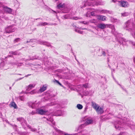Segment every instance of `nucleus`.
Instances as JSON below:
<instances>
[{
  "label": "nucleus",
  "instance_id": "obj_1",
  "mask_svg": "<svg viewBox=\"0 0 135 135\" xmlns=\"http://www.w3.org/2000/svg\"><path fill=\"white\" fill-rule=\"evenodd\" d=\"M102 4L101 0H97L94 1L93 0H87L84 1L83 2L84 7L87 6H93L95 5L97 6Z\"/></svg>",
  "mask_w": 135,
  "mask_h": 135
},
{
  "label": "nucleus",
  "instance_id": "obj_2",
  "mask_svg": "<svg viewBox=\"0 0 135 135\" xmlns=\"http://www.w3.org/2000/svg\"><path fill=\"white\" fill-rule=\"evenodd\" d=\"M91 104L92 107L96 110L98 113L101 114L103 112V109L98 105L97 104L93 102H92Z\"/></svg>",
  "mask_w": 135,
  "mask_h": 135
},
{
  "label": "nucleus",
  "instance_id": "obj_3",
  "mask_svg": "<svg viewBox=\"0 0 135 135\" xmlns=\"http://www.w3.org/2000/svg\"><path fill=\"white\" fill-rule=\"evenodd\" d=\"M125 25L126 28H128L129 26L130 25H132L133 28H135V25L133 23L132 20H128L126 22V23Z\"/></svg>",
  "mask_w": 135,
  "mask_h": 135
},
{
  "label": "nucleus",
  "instance_id": "obj_4",
  "mask_svg": "<svg viewBox=\"0 0 135 135\" xmlns=\"http://www.w3.org/2000/svg\"><path fill=\"white\" fill-rule=\"evenodd\" d=\"M36 111L37 112V114L41 115L45 114L47 111L45 109L43 110L41 109H36Z\"/></svg>",
  "mask_w": 135,
  "mask_h": 135
},
{
  "label": "nucleus",
  "instance_id": "obj_5",
  "mask_svg": "<svg viewBox=\"0 0 135 135\" xmlns=\"http://www.w3.org/2000/svg\"><path fill=\"white\" fill-rule=\"evenodd\" d=\"M121 6L123 7H127L128 3L127 1H122L118 2Z\"/></svg>",
  "mask_w": 135,
  "mask_h": 135
},
{
  "label": "nucleus",
  "instance_id": "obj_6",
  "mask_svg": "<svg viewBox=\"0 0 135 135\" xmlns=\"http://www.w3.org/2000/svg\"><path fill=\"white\" fill-rule=\"evenodd\" d=\"M106 25H107L104 23H100L98 24L97 27L99 28L103 29L105 28L106 27Z\"/></svg>",
  "mask_w": 135,
  "mask_h": 135
},
{
  "label": "nucleus",
  "instance_id": "obj_7",
  "mask_svg": "<svg viewBox=\"0 0 135 135\" xmlns=\"http://www.w3.org/2000/svg\"><path fill=\"white\" fill-rule=\"evenodd\" d=\"M97 18L98 19L104 21L106 20V18L105 16L100 15H97Z\"/></svg>",
  "mask_w": 135,
  "mask_h": 135
},
{
  "label": "nucleus",
  "instance_id": "obj_8",
  "mask_svg": "<svg viewBox=\"0 0 135 135\" xmlns=\"http://www.w3.org/2000/svg\"><path fill=\"white\" fill-rule=\"evenodd\" d=\"M120 122L119 121L118 122V123L115 124L114 125L116 129H118L120 130L122 129L123 128L121 127L120 125Z\"/></svg>",
  "mask_w": 135,
  "mask_h": 135
},
{
  "label": "nucleus",
  "instance_id": "obj_9",
  "mask_svg": "<svg viewBox=\"0 0 135 135\" xmlns=\"http://www.w3.org/2000/svg\"><path fill=\"white\" fill-rule=\"evenodd\" d=\"M4 11L6 12L9 13H11L12 11V9L10 8H8L7 7H4L3 8Z\"/></svg>",
  "mask_w": 135,
  "mask_h": 135
},
{
  "label": "nucleus",
  "instance_id": "obj_10",
  "mask_svg": "<svg viewBox=\"0 0 135 135\" xmlns=\"http://www.w3.org/2000/svg\"><path fill=\"white\" fill-rule=\"evenodd\" d=\"M93 123V120L92 119L88 118L86 120L85 124L88 125L92 124Z\"/></svg>",
  "mask_w": 135,
  "mask_h": 135
},
{
  "label": "nucleus",
  "instance_id": "obj_11",
  "mask_svg": "<svg viewBox=\"0 0 135 135\" xmlns=\"http://www.w3.org/2000/svg\"><path fill=\"white\" fill-rule=\"evenodd\" d=\"M54 129L58 133H60L61 134H64V135H70L69 134H68L65 133L64 132H62V131H60V130L58 129H57L56 128L54 127Z\"/></svg>",
  "mask_w": 135,
  "mask_h": 135
},
{
  "label": "nucleus",
  "instance_id": "obj_12",
  "mask_svg": "<svg viewBox=\"0 0 135 135\" xmlns=\"http://www.w3.org/2000/svg\"><path fill=\"white\" fill-rule=\"evenodd\" d=\"M40 43L41 44H43L44 45H46L48 47H51V46L49 42L46 41H41Z\"/></svg>",
  "mask_w": 135,
  "mask_h": 135
},
{
  "label": "nucleus",
  "instance_id": "obj_13",
  "mask_svg": "<svg viewBox=\"0 0 135 135\" xmlns=\"http://www.w3.org/2000/svg\"><path fill=\"white\" fill-rule=\"evenodd\" d=\"M6 32L7 33H9L13 31L12 30V27L9 26L8 27L6 28Z\"/></svg>",
  "mask_w": 135,
  "mask_h": 135
},
{
  "label": "nucleus",
  "instance_id": "obj_14",
  "mask_svg": "<svg viewBox=\"0 0 135 135\" xmlns=\"http://www.w3.org/2000/svg\"><path fill=\"white\" fill-rule=\"evenodd\" d=\"M51 24H49L47 22H41L39 23L37 25L38 26H45L46 25H51Z\"/></svg>",
  "mask_w": 135,
  "mask_h": 135
},
{
  "label": "nucleus",
  "instance_id": "obj_15",
  "mask_svg": "<svg viewBox=\"0 0 135 135\" xmlns=\"http://www.w3.org/2000/svg\"><path fill=\"white\" fill-rule=\"evenodd\" d=\"M35 86V85L34 84H30L27 87V88L26 89L27 90H30L32 88L34 87Z\"/></svg>",
  "mask_w": 135,
  "mask_h": 135
},
{
  "label": "nucleus",
  "instance_id": "obj_16",
  "mask_svg": "<svg viewBox=\"0 0 135 135\" xmlns=\"http://www.w3.org/2000/svg\"><path fill=\"white\" fill-rule=\"evenodd\" d=\"M36 104L34 103H32V102L28 103V105L32 108H35L36 106Z\"/></svg>",
  "mask_w": 135,
  "mask_h": 135
},
{
  "label": "nucleus",
  "instance_id": "obj_17",
  "mask_svg": "<svg viewBox=\"0 0 135 135\" xmlns=\"http://www.w3.org/2000/svg\"><path fill=\"white\" fill-rule=\"evenodd\" d=\"M65 4L64 3H60L58 4L57 6V7L60 9L61 8L64 7H65Z\"/></svg>",
  "mask_w": 135,
  "mask_h": 135
},
{
  "label": "nucleus",
  "instance_id": "obj_18",
  "mask_svg": "<svg viewBox=\"0 0 135 135\" xmlns=\"http://www.w3.org/2000/svg\"><path fill=\"white\" fill-rule=\"evenodd\" d=\"M47 87L45 85H44L40 89V91L41 92H43L46 89Z\"/></svg>",
  "mask_w": 135,
  "mask_h": 135
},
{
  "label": "nucleus",
  "instance_id": "obj_19",
  "mask_svg": "<svg viewBox=\"0 0 135 135\" xmlns=\"http://www.w3.org/2000/svg\"><path fill=\"white\" fill-rule=\"evenodd\" d=\"M47 119L48 121H49L51 122L54 125H55V122H53V119L52 118H47Z\"/></svg>",
  "mask_w": 135,
  "mask_h": 135
},
{
  "label": "nucleus",
  "instance_id": "obj_20",
  "mask_svg": "<svg viewBox=\"0 0 135 135\" xmlns=\"http://www.w3.org/2000/svg\"><path fill=\"white\" fill-rule=\"evenodd\" d=\"M126 30H135V28H133V26L132 25H130L129 26V27L128 28H126Z\"/></svg>",
  "mask_w": 135,
  "mask_h": 135
},
{
  "label": "nucleus",
  "instance_id": "obj_21",
  "mask_svg": "<svg viewBox=\"0 0 135 135\" xmlns=\"http://www.w3.org/2000/svg\"><path fill=\"white\" fill-rule=\"evenodd\" d=\"M126 124L128 126L131 127V125L133 126V122L132 121H128L127 122Z\"/></svg>",
  "mask_w": 135,
  "mask_h": 135
},
{
  "label": "nucleus",
  "instance_id": "obj_22",
  "mask_svg": "<svg viewBox=\"0 0 135 135\" xmlns=\"http://www.w3.org/2000/svg\"><path fill=\"white\" fill-rule=\"evenodd\" d=\"M11 106L13 107L14 108H17V106L16 104L14 102H12L11 104Z\"/></svg>",
  "mask_w": 135,
  "mask_h": 135
},
{
  "label": "nucleus",
  "instance_id": "obj_23",
  "mask_svg": "<svg viewBox=\"0 0 135 135\" xmlns=\"http://www.w3.org/2000/svg\"><path fill=\"white\" fill-rule=\"evenodd\" d=\"M77 107L79 109H82L83 106L81 104H78L77 105Z\"/></svg>",
  "mask_w": 135,
  "mask_h": 135
},
{
  "label": "nucleus",
  "instance_id": "obj_24",
  "mask_svg": "<svg viewBox=\"0 0 135 135\" xmlns=\"http://www.w3.org/2000/svg\"><path fill=\"white\" fill-rule=\"evenodd\" d=\"M85 127V124H82L80 125L79 127L78 128L77 130H79L82 128H83Z\"/></svg>",
  "mask_w": 135,
  "mask_h": 135
},
{
  "label": "nucleus",
  "instance_id": "obj_25",
  "mask_svg": "<svg viewBox=\"0 0 135 135\" xmlns=\"http://www.w3.org/2000/svg\"><path fill=\"white\" fill-rule=\"evenodd\" d=\"M129 15V13L128 12H124L122 13V16L123 17H126Z\"/></svg>",
  "mask_w": 135,
  "mask_h": 135
},
{
  "label": "nucleus",
  "instance_id": "obj_26",
  "mask_svg": "<svg viewBox=\"0 0 135 135\" xmlns=\"http://www.w3.org/2000/svg\"><path fill=\"white\" fill-rule=\"evenodd\" d=\"M89 22L93 23H95L97 22V21L95 19H92L90 20Z\"/></svg>",
  "mask_w": 135,
  "mask_h": 135
},
{
  "label": "nucleus",
  "instance_id": "obj_27",
  "mask_svg": "<svg viewBox=\"0 0 135 135\" xmlns=\"http://www.w3.org/2000/svg\"><path fill=\"white\" fill-rule=\"evenodd\" d=\"M75 31L76 32L80 34H82L83 33V31H81L80 30H78V28H76L75 29Z\"/></svg>",
  "mask_w": 135,
  "mask_h": 135
},
{
  "label": "nucleus",
  "instance_id": "obj_28",
  "mask_svg": "<svg viewBox=\"0 0 135 135\" xmlns=\"http://www.w3.org/2000/svg\"><path fill=\"white\" fill-rule=\"evenodd\" d=\"M9 53L10 54L13 55H16L17 54V52L16 51H10L9 52Z\"/></svg>",
  "mask_w": 135,
  "mask_h": 135
},
{
  "label": "nucleus",
  "instance_id": "obj_29",
  "mask_svg": "<svg viewBox=\"0 0 135 135\" xmlns=\"http://www.w3.org/2000/svg\"><path fill=\"white\" fill-rule=\"evenodd\" d=\"M17 120L20 122H21L24 120V119L22 118H17Z\"/></svg>",
  "mask_w": 135,
  "mask_h": 135
},
{
  "label": "nucleus",
  "instance_id": "obj_30",
  "mask_svg": "<svg viewBox=\"0 0 135 135\" xmlns=\"http://www.w3.org/2000/svg\"><path fill=\"white\" fill-rule=\"evenodd\" d=\"M72 18L74 20H77L78 19H81L82 18L81 17H73Z\"/></svg>",
  "mask_w": 135,
  "mask_h": 135
},
{
  "label": "nucleus",
  "instance_id": "obj_31",
  "mask_svg": "<svg viewBox=\"0 0 135 135\" xmlns=\"http://www.w3.org/2000/svg\"><path fill=\"white\" fill-rule=\"evenodd\" d=\"M121 40L122 41V43L123 44L125 45L126 44H125L124 42H126V40L125 39H124L123 38H122Z\"/></svg>",
  "mask_w": 135,
  "mask_h": 135
},
{
  "label": "nucleus",
  "instance_id": "obj_32",
  "mask_svg": "<svg viewBox=\"0 0 135 135\" xmlns=\"http://www.w3.org/2000/svg\"><path fill=\"white\" fill-rule=\"evenodd\" d=\"M58 112L59 113V114H57L56 115L57 116H61L63 115L62 113V112L61 110L58 111Z\"/></svg>",
  "mask_w": 135,
  "mask_h": 135
},
{
  "label": "nucleus",
  "instance_id": "obj_33",
  "mask_svg": "<svg viewBox=\"0 0 135 135\" xmlns=\"http://www.w3.org/2000/svg\"><path fill=\"white\" fill-rule=\"evenodd\" d=\"M83 86L85 88H88V84L86 83L83 85Z\"/></svg>",
  "mask_w": 135,
  "mask_h": 135
},
{
  "label": "nucleus",
  "instance_id": "obj_34",
  "mask_svg": "<svg viewBox=\"0 0 135 135\" xmlns=\"http://www.w3.org/2000/svg\"><path fill=\"white\" fill-rule=\"evenodd\" d=\"M36 91L35 90H33L32 91H31L30 93L31 94H33L35 93H36Z\"/></svg>",
  "mask_w": 135,
  "mask_h": 135
},
{
  "label": "nucleus",
  "instance_id": "obj_35",
  "mask_svg": "<svg viewBox=\"0 0 135 135\" xmlns=\"http://www.w3.org/2000/svg\"><path fill=\"white\" fill-rule=\"evenodd\" d=\"M81 23H82L85 25L88 24L89 23V22H87L85 21H83L82 22H81Z\"/></svg>",
  "mask_w": 135,
  "mask_h": 135
},
{
  "label": "nucleus",
  "instance_id": "obj_36",
  "mask_svg": "<svg viewBox=\"0 0 135 135\" xmlns=\"http://www.w3.org/2000/svg\"><path fill=\"white\" fill-rule=\"evenodd\" d=\"M22 63H17V64L15 63V64L16 65H17L18 66H20L22 65Z\"/></svg>",
  "mask_w": 135,
  "mask_h": 135
},
{
  "label": "nucleus",
  "instance_id": "obj_37",
  "mask_svg": "<svg viewBox=\"0 0 135 135\" xmlns=\"http://www.w3.org/2000/svg\"><path fill=\"white\" fill-rule=\"evenodd\" d=\"M32 115H33L35 114H37V111H36V112L32 111V112L31 113Z\"/></svg>",
  "mask_w": 135,
  "mask_h": 135
},
{
  "label": "nucleus",
  "instance_id": "obj_38",
  "mask_svg": "<svg viewBox=\"0 0 135 135\" xmlns=\"http://www.w3.org/2000/svg\"><path fill=\"white\" fill-rule=\"evenodd\" d=\"M20 39L19 38H17L15 39L14 40V41L15 42H17L20 41Z\"/></svg>",
  "mask_w": 135,
  "mask_h": 135
},
{
  "label": "nucleus",
  "instance_id": "obj_39",
  "mask_svg": "<svg viewBox=\"0 0 135 135\" xmlns=\"http://www.w3.org/2000/svg\"><path fill=\"white\" fill-rule=\"evenodd\" d=\"M31 131L33 132H35L36 131V130L35 129L31 128Z\"/></svg>",
  "mask_w": 135,
  "mask_h": 135
},
{
  "label": "nucleus",
  "instance_id": "obj_40",
  "mask_svg": "<svg viewBox=\"0 0 135 135\" xmlns=\"http://www.w3.org/2000/svg\"><path fill=\"white\" fill-rule=\"evenodd\" d=\"M55 81L57 83L59 84L61 86V84L57 80H55Z\"/></svg>",
  "mask_w": 135,
  "mask_h": 135
},
{
  "label": "nucleus",
  "instance_id": "obj_41",
  "mask_svg": "<svg viewBox=\"0 0 135 135\" xmlns=\"http://www.w3.org/2000/svg\"><path fill=\"white\" fill-rule=\"evenodd\" d=\"M55 81L57 83L59 84L61 86V84L57 80H55Z\"/></svg>",
  "mask_w": 135,
  "mask_h": 135
},
{
  "label": "nucleus",
  "instance_id": "obj_42",
  "mask_svg": "<svg viewBox=\"0 0 135 135\" xmlns=\"http://www.w3.org/2000/svg\"><path fill=\"white\" fill-rule=\"evenodd\" d=\"M55 81L57 83L59 84L61 86V84L57 80H55Z\"/></svg>",
  "mask_w": 135,
  "mask_h": 135
},
{
  "label": "nucleus",
  "instance_id": "obj_43",
  "mask_svg": "<svg viewBox=\"0 0 135 135\" xmlns=\"http://www.w3.org/2000/svg\"><path fill=\"white\" fill-rule=\"evenodd\" d=\"M131 44L132 45H133V46H135V42H132V41H131Z\"/></svg>",
  "mask_w": 135,
  "mask_h": 135
},
{
  "label": "nucleus",
  "instance_id": "obj_44",
  "mask_svg": "<svg viewBox=\"0 0 135 135\" xmlns=\"http://www.w3.org/2000/svg\"><path fill=\"white\" fill-rule=\"evenodd\" d=\"M20 99L22 101L24 100V98L23 97H20Z\"/></svg>",
  "mask_w": 135,
  "mask_h": 135
},
{
  "label": "nucleus",
  "instance_id": "obj_45",
  "mask_svg": "<svg viewBox=\"0 0 135 135\" xmlns=\"http://www.w3.org/2000/svg\"><path fill=\"white\" fill-rule=\"evenodd\" d=\"M21 135H27L26 133L25 132H23L21 133Z\"/></svg>",
  "mask_w": 135,
  "mask_h": 135
},
{
  "label": "nucleus",
  "instance_id": "obj_46",
  "mask_svg": "<svg viewBox=\"0 0 135 135\" xmlns=\"http://www.w3.org/2000/svg\"><path fill=\"white\" fill-rule=\"evenodd\" d=\"M91 13V15L92 16H94L95 15L94 13L93 12H90Z\"/></svg>",
  "mask_w": 135,
  "mask_h": 135
},
{
  "label": "nucleus",
  "instance_id": "obj_47",
  "mask_svg": "<svg viewBox=\"0 0 135 135\" xmlns=\"http://www.w3.org/2000/svg\"><path fill=\"white\" fill-rule=\"evenodd\" d=\"M102 11H103V13H107V11H105V10H103Z\"/></svg>",
  "mask_w": 135,
  "mask_h": 135
},
{
  "label": "nucleus",
  "instance_id": "obj_48",
  "mask_svg": "<svg viewBox=\"0 0 135 135\" xmlns=\"http://www.w3.org/2000/svg\"><path fill=\"white\" fill-rule=\"evenodd\" d=\"M103 55L104 56H105V53L104 51H103L102 53Z\"/></svg>",
  "mask_w": 135,
  "mask_h": 135
},
{
  "label": "nucleus",
  "instance_id": "obj_49",
  "mask_svg": "<svg viewBox=\"0 0 135 135\" xmlns=\"http://www.w3.org/2000/svg\"><path fill=\"white\" fill-rule=\"evenodd\" d=\"M63 17L64 18H68L67 16V15H65L63 16Z\"/></svg>",
  "mask_w": 135,
  "mask_h": 135
},
{
  "label": "nucleus",
  "instance_id": "obj_50",
  "mask_svg": "<svg viewBox=\"0 0 135 135\" xmlns=\"http://www.w3.org/2000/svg\"><path fill=\"white\" fill-rule=\"evenodd\" d=\"M54 104V103H50V104L49 105L50 106H51V105H53Z\"/></svg>",
  "mask_w": 135,
  "mask_h": 135
},
{
  "label": "nucleus",
  "instance_id": "obj_51",
  "mask_svg": "<svg viewBox=\"0 0 135 135\" xmlns=\"http://www.w3.org/2000/svg\"><path fill=\"white\" fill-rule=\"evenodd\" d=\"M13 57V56L12 55H8L7 57Z\"/></svg>",
  "mask_w": 135,
  "mask_h": 135
},
{
  "label": "nucleus",
  "instance_id": "obj_52",
  "mask_svg": "<svg viewBox=\"0 0 135 135\" xmlns=\"http://www.w3.org/2000/svg\"><path fill=\"white\" fill-rule=\"evenodd\" d=\"M4 62H1L0 64V66H1L2 65H4Z\"/></svg>",
  "mask_w": 135,
  "mask_h": 135
},
{
  "label": "nucleus",
  "instance_id": "obj_53",
  "mask_svg": "<svg viewBox=\"0 0 135 135\" xmlns=\"http://www.w3.org/2000/svg\"><path fill=\"white\" fill-rule=\"evenodd\" d=\"M81 135H89L88 133L83 134Z\"/></svg>",
  "mask_w": 135,
  "mask_h": 135
},
{
  "label": "nucleus",
  "instance_id": "obj_54",
  "mask_svg": "<svg viewBox=\"0 0 135 135\" xmlns=\"http://www.w3.org/2000/svg\"><path fill=\"white\" fill-rule=\"evenodd\" d=\"M23 78H24V77H23V78H20L18 80H21V79H23Z\"/></svg>",
  "mask_w": 135,
  "mask_h": 135
},
{
  "label": "nucleus",
  "instance_id": "obj_55",
  "mask_svg": "<svg viewBox=\"0 0 135 135\" xmlns=\"http://www.w3.org/2000/svg\"><path fill=\"white\" fill-rule=\"evenodd\" d=\"M112 1L113 2H114V3L115 2V1L114 0H113Z\"/></svg>",
  "mask_w": 135,
  "mask_h": 135
},
{
  "label": "nucleus",
  "instance_id": "obj_56",
  "mask_svg": "<svg viewBox=\"0 0 135 135\" xmlns=\"http://www.w3.org/2000/svg\"><path fill=\"white\" fill-rule=\"evenodd\" d=\"M87 109V107H86V108H85V110H86Z\"/></svg>",
  "mask_w": 135,
  "mask_h": 135
},
{
  "label": "nucleus",
  "instance_id": "obj_57",
  "mask_svg": "<svg viewBox=\"0 0 135 135\" xmlns=\"http://www.w3.org/2000/svg\"><path fill=\"white\" fill-rule=\"evenodd\" d=\"M134 62L135 63V57H134Z\"/></svg>",
  "mask_w": 135,
  "mask_h": 135
},
{
  "label": "nucleus",
  "instance_id": "obj_58",
  "mask_svg": "<svg viewBox=\"0 0 135 135\" xmlns=\"http://www.w3.org/2000/svg\"><path fill=\"white\" fill-rule=\"evenodd\" d=\"M29 75V74H28L27 75H26V76H25V77H27L28 76H29V75Z\"/></svg>",
  "mask_w": 135,
  "mask_h": 135
},
{
  "label": "nucleus",
  "instance_id": "obj_59",
  "mask_svg": "<svg viewBox=\"0 0 135 135\" xmlns=\"http://www.w3.org/2000/svg\"><path fill=\"white\" fill-rule=\"evenodd\" d=\"M80 29H86V28H80Z\"/></svg>",
  "mask_w": 135,
  "mask_h": 135
},
{
  "label": "nucleus",
  "instance_id": "obj_60",
  "mask_svg": "<svg viewBox=\"0 0 135 135\" xmlns=\"http://www.w3.org/2000/svg\"><path fill=\"white\" fill-rule=\"evenodd\" d=\"M122 133H120L119 134V135H121L122 134Z\"/></svg>",
  "mask_w": 135,
  "mask_h": 135
},
{
  "label": "nucleus",
  "instance_id": "obj_61",
  "mask_svg": "<svg viewBox=\"0 0 135 135\" xmlns=\"http://www.w3.org/2000/svg\"><path fill=\"white\" fill-rule=\"evenodd\" d=\"M30 42V41H27V43H28V42Z\"/></svg>",
  "mask_w": 135,
  "mask_h": 135
},
{
  "label": "nucleus",
  "instance_id": "obj_62",
  "mask_svg": "<svg viewBox=\"0 0 135 135\" xmlns=\"http://www.w3.org/2000/svg\"><path fill=\"white\" fill-rule=\"evenodd\" d=\"M18 75H21V74H18Z\"/></svg>",
  "mask_w": 135,
  "mask_h": 135
},
{
  "label": "nucleus",
  "instance_id": "obj_63",
  "mask_svg": "<svg viewBox=\"0 0 135 135\" xmlns=\"http://www.w3.org/2000/svg\"><path fill=\"white\" fill-rule=\"evenodd\" d=\"M86 16H87V17H88V16L87 15H86Z\"/></svg>",
  "mask_w": 135,
  "mask_h": 135
},
{
  "label": "nucleus",
  "instance_id": "obj_64",
  "mask_svg": "<svg viewBox=\"0 0 135 135\" xmlns=\"http://www.w3.org/2000/svg\"><path fill=\"white\" fill-rule=\"evenodd\" d=\"M55 25H56V23H55Z\"/></svg>",
  "mask_w": 135,
  "mask_h": 135
}]
</instances>
